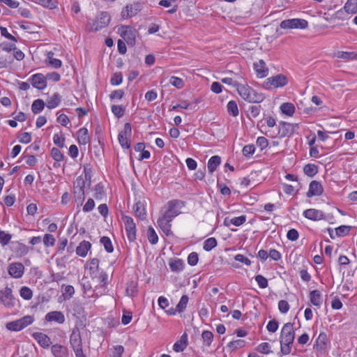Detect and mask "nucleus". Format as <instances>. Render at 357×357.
Masks as SVG:
<instances>
[{
  "instance_id": "obj_1",
  "label": "nucleus",
  "mask_w": 357,
  "mask_h": 357,
  "mask_svg": "<svg viewBox=\"0 0 357 357\" xmlns=\"http://www.w3.org/2000/svg\"><path fill=\"white\" fill-rule=\"evenodd\" d=\"M295 339L294 324H285L281 330L280 335V353L287 355L291 353L292 344Z\"/></svg>"
},
{
  "instance_id": "obj_2",
  "label": "nucleus",
  "mask_w": 357,
  "mask_h": 357,
  "mask_svg": "<svg viewBox=\"0 0 357 357\" xmlns=\"http://www.w3.org/2000/svg\"><path fill=\"white\" fill-rule=\"evenodd\" d=\"M185 206V202L182 200L173 199L167 202L168 208L163 214L162 218L169 221H172L173 219L181 213L178 211Z\"/></svg>"
},
{
  "instance_id": "obj_3",
  "label": "nucleus",
  "mask_w": 357,
  "mask_h": 357,
  "mask_svg": "<svg viewBox=\"0 0 357 357\" xmlns=\"http://www.w3.org/2000/svg\"><path fill=\"white\" fill-rule=\"evenodd\" d=\"M296 127H298V124H293L285 121H280L279 123L278 130L277 134H273L270 132L269 134L266 132V135L271 138H274L278 136L280 138L290 137L294 134L295 131V128Z\"/></svg>"
},
{
  "instance_id": "obj_4",
  "label": "nucleus",
  "mask_w": 357,
  "mask_h": 357,
  "mask_svg": "<svg viewBox=\"0 0 357 357\" xmlns=\"http://www.w3.org/2000/svg\"><path fill=\"white\" fill-rule=\"evenodd\" d=\"M85 181L82 176H78L74 183V198L78 206H82L85 199Z\"/></svg>"
},
{
  "instance_id": "obj_5",
  "label": "nucleus",
  "mask_w": 357,
  "mask_h": 357,
  "mask_svg": "<svg viewBox=\"0 0 357 357\" xmlns=\"http://www.w3.org/2000/svg\"><path fill=\"white\" fill-rule=\"evenodd\" d=\"M121 220L125 225V229L128 239L130 242H134L136 240V224L132 217L122 214Z\"/></svg>"
},
{
  "instance_id": "obj_6",
  "label": "nucleus",
  "mask_w": 357,
  "mask_h": 357,
  "mask_svg": "<svg viewBox=\"0 0 357 357\" xmlns=\"http://www.w3.org/2000/svg\"><path fill=\"white\" fill-rule=\"evenodd\" d=\"M287 78L282 74H278L275 76L268 77L266 82H264L263 86L266 89H271L273 88L282 87L287 84Z\"/></svg>"
},
{
  "instance_id": "obj_7",
  "label": "nucleus",
  "mask_w": 357,
  "mask_h": 357,
  "mask_svg": "<svg viewBox=\"0 0 357 357\" xmlns=\"http://www.w3.org/2000/svg\"><path fill=\"white\" fill-rule=\"evenodd\" d=\"M15 302L16 299L13 294L11 288L6 287L0 290V303L7 308H10L15 306Z\"/></svg>"
},
{
  "instance_id": "obj_8",
  "label": "nucleus",
  "mask_w": 357,
  "mask_h": 357,
  "mask_svg": "<svg viewBox=\"0 0 357 357\" xmlns=\"http://www.w3.org/2000/svg\"><path fill=\"white\" fill-rule=\"evenodd\" d=\"M132 126L130 123L124 124L123 130H121L118 135V139L120 145L123 149H130V141L129 137L131 136Z\"/></svg>"
},
{
  "instance_id": "obj_9",
  "label": "nucleus",
  "mask_w": 357,
  "mask_h": 357,
  "mask_svg": "<svg viewBox=\"0 0 357 357\" xmlns=\"http://www.w3.org/2000/svg\"><path fill=\"white\" fill-rule=\"evenodd\" d=\"M280 27L284 29H306L308 26V22L307 20L303 19H289L285 20L280 22Z\"/></svg>"
},
{
  "instance_id": "obj_10",
  "label": "nucleus",
  "mask_w": 357,
  "mask_h": 357,
  "mask_svg": "<svg viewBox=\"0 0 357 357\" xmlns=\"http://www.w3.org/2000/svg\"><path fill=\"white\" fill-rule=\"evenodd\" d=\"M330 341L326 333H320L314 344V349L320 354H324L328 349Z\"/></svg>"
},
{
  "instance_id": "obj_11",
  "label": "nucleus",
  "mask_w": 357,
  "mask_h": 357,
  "mask_svg": "<svg viewBox=\"0 0 357 357\" xmlns=\"http://www.w3.org/2000/svg\"><path fill=\"white\" fill-rule=\"evenodd\" d=\"M110 15L107 12L102 11L97 17L96 20L92 24V30L98 31L102 28L106 27L110 22Z\"/></svg>"
},
{
  "instance_id": "obj_12",
  "label": "nucleus",
  "mask_w": 357,
  "mask_h": 357,
  "mask_svg": "<svg viewBox=\"0 0 357 357\" xmlns=\"http://www.w3.org/2000/svg\"><path fill=\"white\" fill-rule=\"evenodd\" d=\"M142 9V5L139 2H135L132 4L127 5L122 9L121 17L123 19L130 18L135 16Z\"/></svg>"
},
{
  "instance_id": "obj_13",
  "label": "nucleus",
  "mask_w": 357,
  "mask_h": 357,
  "mask_svg": "<svg viewBox=\"0 0 357 357\" xmlns=\"http://www.w3.org/2000/svg\"><path fill=\"white\" fill-rule=\"evenodd\" d=\"M70 343L73 351H77L82 349V340L80 335V331L78 327L75 326L72 331L70 336Z\"/></svg>"
},
{
  "instance_id": "obj_14",
  "label": "nucleus",
  "mask_w": 357,
  "mask_h": 357,
  "mask_svg": "<svg viewBox=\"0 0 357 357\" xmlns=\"http://www.w3.org/2000/svg\"><path fill=\"white\" fill-rule=\"evenodd\" d=\"M29 81L31 82V85L38 90H43L47 87L46 77L42 73L33 75L29 78Z\"/></svg>"
},
{
  "instance_id": "obj_15",
  "label": "nucleus",
  "mask_w": 357,
  "mask_h": 357,
  "mask_svg": "<svg viewBox=\"0 0 357 357\" xmlns=\"http://www.w3.org/2000/svg\"><path fill=\"white\" fill-rule=\"evenodd\" d=\"M8 274L13 278H20L24 274V266L21 262H14L8 267Z\"/></svg>"
},
{
  "instance_id": "obj_16",
  "label": "nucleus",
  "mask_w": 357,
  "mask_h": 357,
  "mask_svg": "<svg viewBox=\"0 0 357 357\" xmlns=\"http://www.w3.org/2000/svg\"><path fill=\"white\" fill-rule=\"evenodd\" d=\"M324 192V188L321 183L317 181H312L309 185V190L306 194L307 197L313 196H319Z\"/></svg>"
},
{
  "instance_id": "obj_17",
  "label": "nucleus",
  "mask_w": 357,
  "mask_h": 357,
  "mask_svg": "<svg viewBox=\"0 0 357 357\" xmlns=\"http://www.w3.org/2000/svg\"><path fill=\"white\" fill-rule=\"evenodd\" d=\"M303 216L313 221L325 219L324 213L321 211L314 208H309L304 211Z\"/></svg>"
},
{
  "instance_id": "obj_18",
  "label": "nucleus",
  "mask_w": 357,
  "mask_h": 357,
  "mask_svg": "<svg viewBox=\"0 0 357 357\" xmlns=\"http://www.w3.org/2000/svg\"><path fill=\"white\" fill-rule=\"evenodd\" d=\"M32 336L43 348H48L52 344L50 338L43 333L36 332L32 334Z\"/></svg>"
},
{
  "instance_id": "obj_19",
  "label": "nucleus",
  "mask_w": 357,
  "mask_h": 357,
  "mask_svg": "<svg viewBox=\"0 0 357 357\" xmlns=\"http://www.w3.org/2000/svg\"><path fill=\"white\" fill-rule=\"evenodd\" d=\"M125 30L121 33V36L125 40L130 46H134L135 44V34L128 26H122Z\"/></svg>"
},
{
  "instance_id": "obj_20",
  "label": "nucleus",
  "mask_w": 357,
  "mask_h": 357,
  "mask_svg": "<svg viewBox=\"0 0 357 357\" xmlns=\"http://www.w3.org/2000/svg\"><path fill=\"white\" fill-rule=\"evenodd\" d=\"M47 321H55L59 324H63L65 321L64 314L60 311H52L45 315Z\"/></svg>"
},
{
  "instance_id": "obj_21",
  "label": "nucleus",
  "mask_w": 357,
  "mask_h": 357,
  "mask_svg": "<svg viewBox=\"0 0 357 357\" xmlns=\"http://www.w3.org/2000/svg\"><path fill=\"white\" fill-rule=\"evenodd\" d=\"M51 351L54 357H68V349L66 347L56 344L52 346Z\"/></svg>"
},
{
  "instance_id": "obj_22",
  "label": "nucleus",
  "mask_w": 357,
  "mask_h": 357,
  "mask_svg": "<svg viewBox=\"0 0 357 357\" xmlns=\"http://www.w3.org/2000/svg\"><path fill=\"white\" fill-rule=\"evenodd\" d=\"M254 68L258 77L263 78L268 75V68L266 67V63L260 59L259 62L254 63Z\"/></svg>"
},
{
  "instance_id": "obj_23",
  "label": "nucleus",
  "mask_w": 357,
  "mask_h": 357,
  "mask_svg": "<svg viewBox=\"0 0 357 357\" xmlns=\"http://www.w3.org/2000/svg\"><path fill=\"white\" fill-rule=\"evenodd\" d=\"M91 248V244L89 241H82L76 248V254L79 257H85Z\"/></svg>"
},
{
  "instance_id": "obj_24",
  "label": "nucleus",
  "mask_w": 357,
  "mask_h": 357,
  "mask_svg": "<svg viewBox=\"0 0 357 357\" xmlns=\"http://www.w3.org/2000/svg\"><path fill=\"white\" fill-rule=\"evenodd\" d=\"M265 98L264 95L262 93H259L252 88V92H250L248 96H246L245 101L252 103H260Z\"/></svg>"
},
{
  "instance_id": "obj_25",
  "label": "nucleus",
  "mask_w": 357,
  "mask_h": 357,
  "mask_svg": "<svg viewBox=\"0 0 357 357\" xmlns=\"http://www.w3.org/2000/svg\"><path fill=\"white\" fill-rule=\"evenodd\" d=\"M133 211L135 215L142 220L146 218V212L144 204L141 202H137L133 206Z\"/></svg>"
},
{
  "instance_id": "obj_26",
  "label": "nucleus",
  "mask_w": 357,
  "mask_h": 357,
  "mask_svg": "<svg viewBox=\"0 0 357 357\" xmlns=\"http://www.w3.org/2000/svg\"><path fill=\"white\" fill-rule=\"evenodd\" d=\"M188 346V338L186 333L181 335L179 340L176 341L173 345V349L176 352H182Z\"/></svg>"
},
{
  "instance_id": "obj_27",
  "label": "nucleus",
  "mask_w": 357,
  "mask_h": 357,
  "mask_svg": "<svg viewBox=\"0 0 357 357\" xmlns=\"http://www.w3.org/2000/svg\"><path fill=\"white\" fill-rule=\"evenodd\" d=\"M13 243L15 245L13 252L15 253L17 257H22L29 252V248L26 245L18 241L15 243L13 242Z\"/></svg>"
},
{
  "instance_id": "obj_28",
  "label": "nucleus",
  "mask_w": 357,
  "mask_h": 357,
  "mask_svg": "<svg viewBox=\"0 0 357 357\" xmlns=\"http://www.w3.org/2000/svg\"><path fill=\"white\" fill-rule=\"evenodd\" d=\"M171 222L166 219H164L163 218L160 217L158 220V225L160 227V228L162 229V231L165 234L166 236H169L172 234L171 231Z\"/></svg>"
},
{
  "instance_id": "obj_29",
  "label": "nucleus",
  "mask_w": 357,
  "mask_h": 357,
  "mask_svg": "<svg viewBox=\"0 0 357 357\" xmlns=\"http://www.w3.org/2000/svg\"><path fill=\"white\" fill-rule=\"evenodd\" d=\"M61 101V96L59 93H54L47 100V107L49 109H54L59 105Z\"/></svg>"
},
{
  "instance_id": "obj_30",
  "label": "nucleus",
  "mask_w": 357,
  "mask_h": 357,
  "mask_svg": "<svg viewBox=\"0 0 357 357\" xmlns=\"http://www.w3.org/2000/svg\"><path fill=\"white\" fill-rule=\"evenodd\" d=\"M310 300L311 303L314 305L319 307L322 303V296L319 290H313L310 292Z\"/></svg>"
},
{
  "instance_id": "obj_31",
  "label": "nucleus",
  "mask_w": 357,
  "mask_h": 357,
  "mask_svg": "<svg viewBox=\"0 0 357 357\" xmlns=\"http://www.w3.org/2000/svg\"><path fill=\"white\" fill-rule=\"evenodd\" d=\"M221 162V158L218 155L212 156L208 161V170L213 174Z\"/></svg>"
},
{
  "instance_id": "obj_32",
  "label": "nucleus",
  "mask_w": 357,
  "mask_h": 357,
  "mask_svg": "<svg viewBox=\"0 0 357 357\" xmlns=\"http://www.w3.org/2000/svg\"><path fill=\"white\" fill-rule=\"evenodd\" d=\"M78 142L80 144L85 145L89 142V135L86 128H80L77 132Z\"/></svg>"
},
{
  "instance_id": "obj_33",
  "label": "nucleus",
  "mask_w": 357,
  "mask_h": 357,
  "mask_svg": "<svg viewBox=\"0 0 357 357\" xmlns=\"http://www.w3.org/2000/svg\"><path fill=\"white\" fill-rule=\"evenodd\" d=\"M176 1V0H160L159 1V5L165 8L172 6L170 10H167V13L173 14L177 11L178 8V5L174 3Z\"/></svg>"
},
{
  "instance_id": "obj_34",
  "label": "nucleus",
  "mask_w": 357,
  "mask_h": 357,
  "mask_svg": "<svg viewBox=\"0 0 357 357\" xmlns=\"http://www.w3.org/2000/svg\"><path fill=\"white\" fill-rule=\"evenodd\" d=\"M245 341L243 340H236L229 342L227 348L230 352H233L238 349L243 348L245 346Z\"/></svg>"
},
{
  "instance_id": "obj_35",
  "label": "nucleus",
  "mask_w": 357,
  "mask_h": 357,
  "mask_svg": "<svg viewBox=\"0 0 357 357\" xmlns=\"http://www.w3.org/2000/svg\"><path fill=\"white\" fill-rule=\"evenodd\" d=\"M236 90L239 96L245 100L246 96H248L250 92H252V88L248 84H242L238 83L236 86Z\"/></svg>"
},
{
  "instance_id": "obj_36",
  "label": "nucleus",
  "mask_w": 357,
  "mask_h": 357,
  "mask_svg": "<svg viewBox=\"0 0 357 357\" xmlns=\"http://www.w3.org/2000/svg\"><path fill=\"white\" fill-rule=\"evenodd\" d=\"M343 8L348 14H356L357 13V0H347Z\"/></svg>"
},
{
  "instance_id": "obj_37",
  "label": "nucleus",
  "mask_w": 357,
  "mask_h": 357,
  "mask_svg": "<svg viewBox=\"0 0 357 357\" xmlns=\"http://www.w3.org/2000/svg\"><path fill=\"white\" fill-rule=\"evenodd\" d=\"M44 8L52 10L57 7V1L55 0H31Z\"/></svg>"
},
{
  "instance_id": "obj_38",
  "label": "nucleus",
  "mask_w": 357,
  "mask_h": 357,
  "mask_svg": "<svg viewBox=\"0 0 357 357\" xmlns=\"http://www.w3.org/2000/svg\"><path fill=\"white\" fill-rule=\"evenodd\" d=\"M280 110L283 114L291 116L295 112V107L293 103L284 102L280 105Z\"/></svg>"
},
{
  "instance_id": "obj_39",
  "label": "nucleus",
  "mask_w": 357,
  "mask_h": 357,
  "mask_svg": "<svg viewBox=\"0 0 357 357\" xmlns=\"http://www.w3.org/2000/svg\"><path fill=\"white\" fill-rule=\"evenodd\" d=\"M169 265L171 271L173 272H180L184 268L183 261L181 259H176L171 261Z\"/></svg>"
},
{
  "instance_id": "obj_40",
  "label": "nucleus",
  "mask_w": 357,
  "mask_h": 357,
  "mask_svg": "<svg viewBox=\"0 0 357 357\" xmlns=\"http://www.w3.org/2000/svg\"><path fill=\"white\" fill-rule=\"evenodd\" d=\"M93 197L97 200L102 199L106 195L102 183H98L95 185Z\"/></svg>"
},
{
  "instance_id": "obj_41",
  "label": "nucleus",
  "mask_w": 357,
  "mask_h": 357,
  "mask_svg": "<svg viewBox=\"0 0 357 357\" xmlns=\"http://www.w3.org/2000/svg\"><path fill=\"white\" fill-rule=\"evenodd\" d=\"M45 102L42 99L35 100L31 105V111L33 114H38L43 110Z\"/></svg>"
},
{
  "instance_id": "obj_42",
  "label": "nucleus",
  "mask_w": 357,
  "mask_h": 357,
  "mask_svg": "<svg viewBox=\"0 0 357 357\" xmlns=\"http://www.w3.org/2000/svg\"><path fill=\"white\" fill-rule=\"evenodd\" d=\"M305 174L313 177L318 172V167L314 164H307L303 167Z\"/></svg>"
},
{
  "instance_id": "obj_43",
  "label": "nucleus",
  "mask_w": 357,
  "mask_h": 357,
  "mask_svg": "<svg viewBox=\"0 0 357 357\" xmlns=\"http://www.w3.org/2000/svg\"><path fill=\"white\" fill-rule=\"evenodd\" d=\"M227 109L229 114L236 117L238 115V108L235 100H230L227 105Z\"/></svg>"
},
{
  "instance_id": "obj_44",
  "label": "nucleus",
  "mask_w": 357,
  "mask_h": 357,
  "mask_svg": "<svg viewBox=\"0 0 357 357\" xmlns=\"http://www.w3.org/2000/svg\"><path fill=\"white\" fill-rule=\"evenodd\" d=\"M100 243L104 246L107 252L111 253L114 250V248L110 238L107 236H102L100 240Z\"/></svg>"
},
{
  "instance_id": "obj_45",
  "label": "nucleus",
  "mask_w": 357,
  "mask_h": 357,
  "mask_svg": "<svg viewBox=\"0 0 357 357\" xmlns=\"http://www.w3.org/2000/svg\"><path fill=\"white\" fill-rule=\"evenodd\" d=\"M147 236H148L149 241L151 244L155 245L158 243V236L155 229L151 226H149L148 228Z\"/></svg>"
},
{
  "instance_id": "obj_46",
  "label": "nucleus",
  "mask_w": 357,
  "mask_h": 357,
  "mask_svg": "<svg viewBox=\"0 0 357 357\" xmlns=\"http://www.w3.org/2000/svg\"><path fill=\"white\" fill-rule=\"evenodd\" d=\"M218 242L217 240L214 237H211L206 239L204 242L203 248L204 250L208 252L211 250L213 248L217 246Z\"/></svg>"
},
{
  "instance_id": "obj_47",
  "label": "nucleus",
  "mask_w": 357,
  "mask_h": 357,
  "mask_svg": "<svg viewBox=\"0 0 357 357\" xmlns=\"http://www.w3.org/2000/svg\"><path fill=\"white\" fill-rule=\"evenodd\" d=\"M204 344L207 347H210L213 340V334L209 331H204L202 334Z\"/></svg>"
},
{
  "instance_id": "obj_48",
  "label": "nucleus",
  "mask_w": 357,
  "mask_h": 357,
  "mask_svg": "<svg viewBox=\"0 0 357 357\" xmlns=\"http://www.w3.org/2000/svg\"><path fill=\"white\" fill-rule=\"evenodd\" d=\"M188 296L187 295H183L178 302V303L176 305V309H177V311L178 312L181 313V312H183L186 307H187V304L188 303Z\"/></svg>"
},
{
  "instance_id": "obj_49",
  "label": "nucleus",
  "mask_w": 357,
  "mask_h": 357,
  "mask_svg": "<svg viewBox=\"0 0 357 357\" xmlns=\"http://www.w3.org/2000/svg\"><path fill=\"white\" fill-rule=\"evenodd\" d=\"M84 178L83 179L85 181V184L87 183L88 187H90L92 178V169L91 167H89V165L84 166Z\"/></svg>"
},
{
  "instance_id": "obj_50",
  "label": "nucleus",
  "mask_w": 357,
  "mask_h": 357,
  "mask_svg": "<svg viewBox=\"0 0 357 357\" xmlns=\"http://www.w3.org/2000/svg\"><path fill=\"white\" fill-rule=\"evenodd\" d=\"M20 294L24 300H30L33 296V291L29 287L24 286L20 289Z\"/></svg>"
},
{
  "instance_id": "obj_51",
  "label": "nucleus",
  "mask_w": 357,
  "mask_h": 357,
  "mask_svg": "<svg viewBox=\"0 0 357 357\" xmlns=\"http://www.w3.org/2000/svg\"><path fill=\"white\" fill-rule=\"evenodd\" d=\"M351 229V227L350 226H340L335 229V235L337 236H345L349 233Z\"/></svg>"
},
{
  "instance_id": "obj_52",
  "label": "nucleus",
  "mask_w": 357,
  "mask_h": 357,
  "mask_svg": "<svg viewBox=\"0 0 357 357\" xmlns=\"http://www.w3.org/2000/svg\"><path fill=\"white\" fill-rule=\"evenodd\" d=\"M112 112L118 119L122 117L125 113V107L122 105H114L112 106Z\"/></svg>"
},
{
  "instance_id": "obj_53",
  "label": "nucleus",
  "mask_w": 357,
  "mask_h": 357,
  "mask_svg": "<svg viewBox=\"0 0 357 357\" xmlns=\"http://www.w3.org/2000/svg\"><path fill=\"white\" fill-rule=\"evenodd\" d=\"M123 81V75L121 72H116L113 74L111 77L110 83L113 86H117L121 84Z\"/></svg>"
},
{
  "instance_id": "obj_54",
  "label": "nucleus",
  "mask_w": 357,
  "mask_h": 357,
  "mask_svg": "<svg viewBox=\"0 0 357 357\" xmlns=\"http://www.w3.org/2000/svg\"><path fill=\"white\" fill-rule=\"evenodd\" d=\"M51 156L55 162H61L63 160V155L57 148H52L51 150Z\"/></svg>"
},
{
  "instance_id": "obj_55",
  "label": "nucleus",
  "mask_w": 357,
  "mask_h": 357,
  "mask_svg": "<svg viewBox=\"0 0 357 357\" xmlns=\"http://www.w3.org/2000/svg\"><path fill=\"white\" fill-rule=\"evenodd\" d=\"M255 146L253 144L245 145L242 150L243 155L246 158H250L254 154Z\"/></svg>"
},
{
  "instance_id": "obj_56",
  "label": "nucleus",
  "mask_w": 357,
  "mask_h": 357,
  "mask_svg": "<svg viewBox=\"0 0 357 357\" xmlns=\"http://www.w3.org/2000/svg\"><path fill=\"white\" fill-rule=\"evenodd\" d=\"M33 320L34 319L33 317L29 315L24 316L22 318L18 319L20 325L21 326L22 329L26 327L27 326L31 324Z\"/></svg>"
},
{
  "instance_id": "obj_57",
  "label": "nucleus",
  "mask_w": 357,
  "mask_h": 357,
  "mask_svg": "<svg viewBox=\"0 0 357 357\" xmlns=\"http://www.w3.org/2000/svg\"><path fill=\"white\" fill-rule=\"evenodd\" d=\"M270 344L268 342H262L259 344L257 347V351L264 354H268L272 352L270 350Z\"/></svg>"
},
{
  "instance_id": "obj_58",
  "label": "nucleus",
  "mask_w": 357,
  "mask_h": 357,
  "mask_svg": "<svg viewBox=\"0 0 357 357\" xmlns=\"http://www.w3.org/2000/svg\"><path fill=\"white\" fill-rule=\"evenodd\" d=\"M6 328L9 331H19L22 330L21 326L20 325V322L17 320L10 321L6 324Z\"/></svg>"
},
{
  "instance_id": "obj_59",
  "label": "nucleus",
  "mask_w": 357,
  "mask_h": 357,
  "mask_svg": "<svg viewBox=\"0 0 357 357\" xmlns=\"http://www.w3.org/2000/svg\"><path fill=\"white\" fill-rule=\"evenodd\" d=\"M169 82L171 83L172 85H173L178 89H182L184 86L183 80L181 78L175 76H172L170 78Z\"/></svg>"
},
{
  "instance_id": "obj_60",
  "label": "nucleus",
  "mask_w": 357,
  "mask_h": 357,
  "mask_svg": "<svg viewBox=\"0 0 357 357\" xmlns=\"http://www.w3.org/2000/svg\"><path fill=\"white\" fill-rule=\"evenodd\" d=\"M255 281L261 289L266 288L268 285L267 279L261 275H257L255 277Z\"/></svg>"
},
{
  "instance_id": "obj_61",
  "label": "nucleus",
  "mask_w": 357,
  "mask_h": 357,
  "mask_svg": "<svg viewBox=\"0 0 357 357\" xmlns=\"http://www.w3.org/2000/svg\"><path fill=\"white\" fill-rule=\"evenodd\" d=\"M53 142L54 144L58 147H64L65 138L62 136V135H59L58 133L54 134L53 137Z\"/></svg>"
},
{
  "instance_id": "obj_62",
  "label": "nucleus",
  "mask_w": 357,
  "mask_h": 357,
  "mask_svg": "<svg viewBox=\"0 0 357 357\" xmlns=\"http://www.w3.org/2000/svg\"><path fill=\"white\" fill-rule=\"evenodd\" d=\"M12 238V235L10 234H6L3 231L0 232V243L2 246H5L8 244L10 239Z\"/></svg>"
},
{
  "instance_id": "obj_63",
  "label": "nucleus",
  "mask_w": 357,
  "mask_h": 357,
  "mask_svg": "<svg viewBox=\"0 0 357 357\" xmlns=\"http://www.w3.org/2000/svg\"><path fill=\"white\" fill-rule=\"evenodd\" d=\"M75 293L74 287L72 285H66L64 287V292L63 296L65 300H69Z\"/></svg>"
},
{
  "instance_id": "obj_64",
  "label": "nucleus",
  "mask_w": 357,
  "mask_h": 357,
  "mask_svg": "<svg viewBox=\"0 0 357 357\" xmlns=\"http://www.w3.org/2000/svg\"><path fill=\"white\" fill-rule=\"evenodd\" d=\"M43 243L45 247L53 246L55 243V238L53 235L46 234L43 238Z\"/></svg>"
}]
</instances>
